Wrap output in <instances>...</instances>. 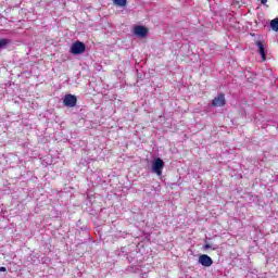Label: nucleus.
Instances as JSON below:
<instances>
[{
	"instance_id": "f257e3e1",
	"label": "nucleus",
	"mask_w": 278,
	"mask_h": 278,
	"mask_svg": "<svg viewBox=\"0 0 278 278\" xmlns=\"http://www.w3.org/2000/svg\"><path fill=\"white\" fill-rule=\"evenodd\" d=\"M70 53H73V55H81V53H86V43L81 41H75L71 46Z\"/></svg>"
},
{
	"instance_id": "f03ea898",
	"label": "nucleus",
	"mask_w": 278,
	"mask_h": 278,
	"mask_svg": "<svg viewBox=\"0 0 278 278\" xmlns=\"http://www.w3.org/2000/svg\"><path fill=\"white\" fill-rule=\"evenodd\" d=\"M152 170L160 177L162 175V170H164V161L160 157L155 159L152 164Z\"/></svg>"
},
{
	"instance_id": "7ed1b4c3",
	"label": "nucleus",
	"mask_w": 278,
	"mask_h": 278,
	"mask_svg": "<svg viewBox=\"0 0 278 278\" xmlns=\"http://www.w3.org/2000/svg\"><path fill=\"white\" fill-rule=\"evenodd\" d=\"M227 100L225 99V93H218L217 97L212 100L213 108H225Z\"/></svg>"
},
{
	"instance_id": "20e7f679",
	"label": "nucleus",
	"mask_w": 278,
	"mask_h": 278,
	"mask_svg": "<svg viewBox=\"0 0 278 278\" xmlns=\"http://www.w3.org/2000/svg\"><path fill=\"white\" fill-rule=\"evenodd\" d=\"M63 103L66 108H75L77 105V97L68 93L64 97Z\"/></svg>"
},
{
	"instance_id": "39448f33",
	"label": "nucleus",
	"mask_w": 278,
	"mask_h": 278,
	"mask_svg": "<svg viewBox=\"0 0 278 278\" xmlns=\"http://www.w3.org/2000/svg\"><path fill=\"white\" fill-rule=\"evenodd\" d=\"M198 262L201 264V266H205L206 268H210V266L214 264V261L207 254L200 255Z\"/></svg>"
},
{
	"instance_id": "423d86ee",
	"label": "nucleus",
	"mask_w": 278,
	"mask_h": 278,
	"mask_svg": "<svg viewBox=\"0 0 278 278\" xmlns=\"http://www.w3.org/2000/svg\"><path fill=\"white\" fill-rule=\"evenodd\" d=\"M254 45L257 47L258 53H260L263 62H266V49L264 48V41L255 40Z\"/></svg>"
},
{
	"instance_id": "0eeeda50",
	"label": "nucleus",
	"mask_w": 278,
	"mask_h": 278,
	"mask_svg": "<svg viewBox=\"0 0 278 278\" xmlns=\"http://www.w3.org/2000/svg\"><path fill=\"white\" fill-rule=\"evenodd\" d=\"M135 34L136 36H139V38H146L147 34H149V29H147L144 26H136Z\"/></svg>"
},
{
	"instance_id": "6e6552de",
	"label": "nucleus",
	"mask_w": 278,
	"mask_h": 278,
	"mask_svg": "<svg viewBox=\"0 0 278 278\" xmlns=\"http://www.w3.org/2000/svg\"><path fill=\"white\" fill-rule=\"evenodd\" d=\"M113 3L118 8H125V5H127V0H113Z\"/></svg>"
},
{
	"instance_id": "1a4fd4ad",
	"label": "nucleus",
	"mask_w": 278,
	"mask_h": 278,
	"mask_svg": "<svg viewBox=\"0 0 278 278\" xmlns=\"http://www.w3.org/2000/svg\"><path fill=\"white\" fill-rule=\"evenodd\" d=\"M270 27H271L273 31H278V17L271 20Z\"/></svg>"
},
{
	"instance_id": "9d476101",
	"label": "nucleus",
	"mask_w": 278,
	"mask_h": 278,
	"mask_svg": "<svg viewBox=\"0 0 278 278\" xmlns=\"http://www.w3.org/2000/svg\"><path fill=\"white\" fill-rule=\"evenodd\" d=\"M10 43V39H0V51L1 49H4V47H8Z\"/></svg>"
},
{
	"instance_id": "9b49d317",
	"label": "nucleus",
	"mask_w": 278,
	"mask_h": 278,
	"mask_svg": "<svg viewBox=\"0 0 278 278\" xmlns=\"http://www.w3.org/2000/svg\"><path fill=\"white\" fill-rule=\"evenodd\" d=\"M204 251H208V249H212L213 251H216V247H213L211 243L205 242L203 245Z\"/></svg>"
},
{
	"instance_id": "f8f14e48",
	"label": "nucleus",
	"mask_w": 278,
	"mask_h": 278,
	"mask_svg": "<svg viewBox=\"0 0 278 278\" xmlns=\"http://www.w3.org/2000/svg\"><path fill=\"white\" fill-rule=\"evenodd\" d=\"M8 270V268L5 267H0V273H5Z\"/></svg>"
},
{
	"instance_id": "ddd939ff",
	"label": "nucleus",
	"mask_w": 278,
	"mask_h": 278,
	"mask_svg": "<svg viewBox=\"0 0 278 278\" xmlns=\"http://www.w3.org/2000/svg\"><path fill=\"white\" fill-rule=\"evenodd\" d=\"M262 5H266L268 3V0H261Z\"/></svg>"
}]
</instances>
